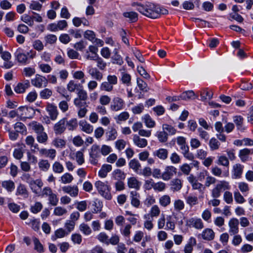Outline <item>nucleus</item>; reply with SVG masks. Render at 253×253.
<instances>
[{
	"instance_id": "1",
	"label": "nucleus",
	"mask_w": 253,
	"mask_h": 253,
	"mask_svg": "<svg viewBox=\"0 0 253 253\" xmlns=\"http://www.w3.org/2000/svg\"><path fill=\"white\" fill-rule=\"evenodd\" d=\"M137 10L145 16L153 18H158L159 13L157 5L152 3H148L145 6L137 3Z\"/></svg>"
},
{
	"instance_id": "2",
	"label": "nucleus",
	"mask_w": 253,
	"mask_h": 253,
	"mask_svg": "<svg viewBox=\"0 0 253 253\" xmlns=\"http://www.w3.org/2000/svg\"><path fill=\"white\" fill-rule=\"evenodd\" d=\"M94 186L98 193L107 200H111L112 195L110 190L111 187L107 181L103 182L100 180L96 181L94 183Z\"/></svg>"
},
{
	"instance_id": "3",
	"label": "nucleus",
	"mask_w": 253,
	"mask_h": 253,
	"mask_svg": "<svg viewBox=\"0 0 253 253\" xmlns=\"http://www.w3.org/2000/svg\"><path fill=\"white\" fill-rule=\"evenodd\" d=\"M230 186L228 182L224 180L219 181L211 190V196L213 198H218L221 196L223 191L230 189Z\"/></svg>"
},
{
	"instance_id": "4",
	"label": "nucleus",
	"mask_w": 253,
	"mask_h": 253,
	"mask_svg": "<svg viewBox=\"0 0 253 253\" xmlns=\"http://www.w3.org/2000/svg\"><path fill=\"white\" fill-rule=\"evenodd\" d=\"M230 186L228 182L224 180L219 181L211 190V196L213 198H218L221 196L223 191L230 189Z\"/></svg>"
},
{
	"instance_id": "5",
	"label": "nucleus",
	"mask_w": 253,
	"mask_h": 253,
	"mask_svg": "<svg viewBox=\"0 0 253 253\" xmlns=\"http://www.w3.org/2000/svg\"><path fill=\"white\" fill-rule=\"evenodd\" d=\"M230 186L228 182L224 180L219 181L211 190V196L213 198H218L221 196L223 191L230 189Z\"/></svg>"
},
{
	"instance_id": "6",
	"label": "nucleus",
	"mask_w": 253,
	"mask_h": 253,
	"mask_svg": "<svg viewBox=\"0 0 253 253\" xmlns=\"http://www.w3.org/2000/svg\"><path fill=\"white\" fill-rule=\"evenodd\" d=\"M125 106L124 100L119 96H115L112 100L110 109L112 111L117 112L123 109Z\"/></svg>"
},
{
	"instance_id": "7",
	"label": "nucleus",
	"mask_w": 253,
	"mask_h": 253,
	"mask_svg": "<svg viewBox=\"0 0 253 253\" xmlns=\"http://www.w3.org/2000/svg\"><path fill=\"white\" fill-rule=\"evenodd\" d=\"M100 148L96 144L93 145L89 152V162L93 165H96L98 163V159L100 157Z\"/></svg>"
},
{
	"instance_id": "8",
	"label": "nucleus",
	"mask_w": 253,
	"mask_h": 253,
	"mask_svg": "<svg viewBox=\"0 0 253 253\" xmlns=\"http://www.w3.org/2000/svg\"><path fill=\"white\" fill-rule=\"evenodd\" d=\"M31 84L35 87L42 88L47 85V80L44 76L36 74L34 78L31 80Z\"/></svg>"
},
{
	"instance_id": "9",
	"label": "nucleus",
	"mask_w": 253,
	"mask_h": 253,
	"mask_svg": "<svg viewBox=\"0 0 253 253\" xmlns=\"http://www.w3.org/2000/svg\"><path fill=\"white\" fill-rule=\"evenodd\" d=\"M177 172V169L172 166H167L162 173V179L165 181H168L172 178Z\"/></svg>"
},
{
	"instance_id": "10",
	"label": "nucleus",
	"mask_w": 253,
	"mask_h": 253,
	"mask_svg": "<svg viewBox=\"0 0 253 253\" xmlns=\"http://www.w3.org/2000/svg\"><path fill=\"white\" fill-rule=\"evenodd\" d=\"M186 225L190 227H194L197 229L204 228V223L202 219L197 217H191L186 221Z\"/></svg>"
},
{
	"instance_id": "11",
	"label": "nucleus",
	"mask_w": 253,
	"mask_h": 253,
	"mask_svg": "<svg viewBox=\"0 0 253 253\" xmlns=\"http://www.w3.org/2000/svg\"><path fill=\"white\" fill-rule=\"evenodd\" d=\"M67 119L63 118L57 122L53 126L54 133L56 135L62 134L66 130V123Z\"/></svg>"
},
{
	"instance_id": "12",
	"label": "nucleus",
	"mask_w": 253,
	"mask_h": 253,
	"mask_svg": "<svg viewBox=\"0 0 253 253\" xmlns=\"http://www.w3.org/2000/svg\"><path fill=\"white\" fill-rule=\"evenodd\" d=\"M239 220L236 218H231L228 222L229 233L230 235L237 234L239 232Z\"/></svg>"
},
{
	"instance_id": "13",
	"label": "nucleus",
	"mask_w": 253,
	"mask_h": 253,
	"mask_svg": "<svg viewBox=\"0 0 253 253\" xmlns=\"http://www.w3.org/2000/svg\"><path fill=\"white\" fill-rule=\"evenodd\" d=\"M187 180L191 184L193 189L198 190L200 192H202L205 189V186L202 183L199 182L198 180L193 175H190L187 177Z\"/></svg>"
},
{
	"instance_id": "14",
	"label": "nucleus",
	"mask_w": 253,
	"mask_h": 253,
	"mask_svg": "<svg viewBox=\"0 0 253 253\" xmlns=\"http://www.w3.org/2000/svg\"><path fill=\"white\" fill-rule=\"evenodd\" d=\"M244 167L240 164H236L233 165L232 171V177L235 179L241 178L243 172Z\"/></svg>"
},
{
	"instance_id": "15",
	"label": "nucleus",
	"mask_w": 253,
	"mask_h": 253,
	"mask_svg": "<svg viewBox=\"0 0 253 253\" xmlns=\"http://www.w3.org/2000/svg\"><path fill=\"white\" fill-rule=\"evenodd\" d=\"M43 183L41 179H36L31 181L30 184V188L33 193L38 196L41 191Z\"/></svg>"
},
{
	"instance_id": "16",
	"label": "nucleus",
	"mask_w": 253,
	"mask_h": 253,
	"mask_svg": "<svg viewBox=\"0 0 253 253\" xmlns=\"http://www.w3.org/2000/svg\"><path fill=\"white\" fill-rule=\"evenodd\" d=\"M161 213V210L159 206L157 205H153L150 209L149 213L144 215V218H152L157 217Z\"/></svg>"
},
{
	"instance_id": "17",
	"label": "nucleus",
	"mask_w": 253,
	"mask_h": 253,
	"mask_svg": "<svg viewBox=\"0 0 253 253\" xmlns=\"http://www.w3.org/2000/svg\"><path fill=\"white\" fill-rule=\"evenodd\" d=\"M40 155L53 160L56 155V151L54 149L42 148L39 150Z\"/></svg>"
},
{
	"instance_id": "18",
	"label": "nucleus",
	"mask_w": 253,
	"mask_h": 253,
	"mask_svg": "<svg viewBox=\"0 0 253 253\" xmlns=\"http://www.w3.org/2000/svg\"><path fill=\"white\" fill-rule=\"evenodd\" d=\"M170 189L172 192L180 191L182 187V181L179 178L173 179L170 182Z\"/></svg>"
},
{
	"instance_id": "19",
	"label": "nucleus",
	"mask_w": 253,
	"mask_h": 253,
	"mask_svg": "<svg viewBox=\"0 0 253 253\" xmlns=\"http://www.w3.org/2000/svg\"><path fill=\"white\" fill-rule=\"evenodd\" d=\"M46 110L51 120H55L58 115V111L57 107L52 104H48L46 106Z\"/></svg>"
},
{
	"instance_id": "20",
	"label": "nucleus",
	"mask_w": 253,
	"mask_h": 253,
	"mask_svg": "<svg viewBox=\"0 0 253 253\" xmlns=\"http://www.w3.org/2000/svg\"><path fill=\"white\" fill-rule=\"evenodd\" d=\"M130 198L131 205L135 208H139L140 204L139 194L136 191H132L130 192Z\"/></svg>"
},
{
	"instance_id": "21",
	"label": "nucleus",
	"mask_w": 253,
	"mask_h": 253,
	"mask_svg": "<svg viewBox=\"0 0 253 253\" xmlns=\"http://www.w3.org/2000/svg\"><path fill=\"white\" fill-rule=\"evenodd\" d=\"M133 142L135 145L141 148H145L148 144L147 140L146 139L140 138L137 134L133 135Z\"/></svg>"
},
{
	"instance_id": "22",
	"label": "nucleus",
	"mask_w": 253,
	"mask_h": 253,
	"mask_svg": "<svg viewBox=\"0 0 253 253\" xmlns=\"http://www.w3.org/2000/svg\"><path fill=\"white\" fill-rule=\"evenodd\" d=\"M63 191L72 197H77L78 195L79 189L77 186H66L62 188Z\"/></svg>"
},
{
	"instance_id": "23",
	"label": "nucleus",
	"mask_w": 253,
	"mask_h": 253,
	"mask_svg": "<svg viewBox=\"0 0 253 253\" xmlns=\"http://www.w3.org/2000/svg\"><path fill=\"white\" fill-rule=\"evenodd\" d=\"M30 128L34 131L37 134L44 130L43 126L40 123L33 121L29 124Z\"/></svg>"
},
{
	"instance_id": "24",
	"label": "nucleus",
	"mask_w": 253,
	"mask_h": 253,
	"mask_svg": "<svg viewBox=\"0 0 253 253\" xmlns=\"http://www.w3.org/2000/svg\"><path fill=\"white\" fill-rule=\"evenodd\" d=\"M88 73L92 78L97 81H101L103 79L102 73L96 68H89Z\"/></svg>"
},
{
	"instance_id": "25",
	"label": "nucleus",
	"mask_w": 253,
	"mask_h": 253,
	"mask_svg": "<svg viewBox=\"0 0 253 253\" xmlns=\"http://www.w3.org/2000/svg\"><path fill=\"white\" fill-rule=\"evenodd\" d=\"M196 240L194 237H190L187 244L184 247V253H192L193 250V246L196 245Z\"/></svg>"
},
{
	"instance_id": "26",
	"label": "nucleus",
	"mask_w": 253,
	"mask_h": 253,
	"mask_svg": "<svg viewBox=\"0 0 253 253\" xmlns=\"http://www.w3.org/2000/svg\"><path fill=\"white\" fill-rule=\"evenodd\" d=\"M112 169L111 165L109 164H104L102 166L100 169L98 171V175L101 178H105L109 172Z\"/></svg>"
},
{
	"instance_id": "27",
	"label": "nucleus",
	"mask_w": 253,
	"mask_h": 253,
	"mask_svg": "<svg viewBox=\"0 0 253 253\" xmlns=\"http://www.w3.org/2000/svg\"><path fill=\"white\" fill-rule=\"evenodd\" d=\"M201 236L204 240L211 241L214 239V232L211 229L206 228L202 232Z\"/></svg>"
},
{
	"instance_id": "28",
	"label": "nucleus",
	"mask_w": 253,
	"mask_h": 253,
	"mask_svg": "<svg viewBox=\"0 0 253 253\" xmlns=\"http://www.w3.org/2000/svg\"><path fill=\"white\" fill-rule=\"evenodd\" d=\"M168 150L164 148H160L153 152V155L161 160H165L168 157Z\"/></svg>"
},
{
	"instance_id": "29",
	"label": "nucleus",
	"mask_w": 253,
	"mask_h": 253,
	"mask_svg": "<svg viewBox=\"0 0 253 253\" xmlns=\"http://www.w3.org/2000/svg\"><path fill=\"white\" fill-rule=\"evenodd\" d=\"M253 153V151L248 148H244L240 150L239 157L243 162H245L248 160L249 156Z\"/></svg>"
},
{
	"instance_id": "30",
	"label": "nucleus",
	"mask_w": 253,
	"mask_h": 253,
	"mask_svg": "<svg viewBox=\"0 0 253 253\" xmlns=\"http://www.w3.org/2000/svg\"><path fill=\"white\" fill-rule=\"evenodd\" d=\"M84 152V150L82 149L74 154L75 160L79 166H81L84 163L85 160Z\"/></svg>"
},
{
	"instance_id": "31",
	"label": "nucleus",
	"mask_w": 253,
	"mask_h": 253,
	"mask_svg": "<svg viewBox=\"0 0 253 253\" xmlns=\"http://www.w3.org/2000/svg\"><path fill=\"white\" fill-rule=\"evenodd\" d=\"M159 203L163 207H167L171 203V198L168 195H163L159 199Z\"/></svg>"
},
{
	"instance_id": "32",
	"label": "nucleus",
	"mask_w": 253,
	"mask_h": 253,
	"mask_svg": "<svg viewBox=\"0 0 253 253\" xmlns=\"http://www.w3.org/2000/svg\"><path fill=\"white\" fill-rule=\"evenodd\" d=\"M79 125L81 128V129L87 133H91L93 131V126L85 121H81L80 122Z\"/></svg>"
},
{
	"instance_id": "33",
	"label": "nucleus",
	"mask_w": 253,
	"mask_h": 253,
	"mask_svg": "<svg viewBox=\"0 0 253 253\" xmlns=\"http://www.w3.org/2000/svg\"><path fill=\"white\" fill-rule=\"evenodd\" d=\"M128 166L130 169H132L135 172L138 173L141 167L139 162L135 159L131 160L128 163Z\"/></svg>"
},
{
	"instance_id": "34",
	"label": "nucleus",
	"mask_w": 253,
	"mask_h": 253,
	"mask_svg": "<svg viewBox=\"0 0 253 253\" xmlns=\"http://www.w3.org/2000/svg\"><path fill=\"white\" fill-rule=\"evenodd\" d=\"M127 184L129 188L138 190L140 187V182L134 177L129 178L127 181Z\"/></svg>"
},
{
	"instance_id": "35",
	"label": "nucleus",
	"mask_w": 253,
	"mask_h": 253,
	"mask_svg": "<svg viewBox=\"0 0 253 253\" xmlns=\"http://www.w3.org/2000/svg\"><path fill=\"white\" fill-rule=\"evenodd\" d=\"M66 143V140L62 138L57 137L53 140L51 144L57 148L62 149L65 147Z\"/></svg>"
},
{
	"instance_id": "36",
	"label": "nucleus",
	"mask_w": 253,
	"mask_h": 253,
	"mask_svg": "<svg viewBox=\"0 0 253 253\" xmlns=\"http://www.w3.org/2000/svg\"><path fill=\"white\" fill-rule=\"evenodd\" d=\"M142 119L144 121V122L147 127L153 128L155 127L156 125L155 122L151 118V117L148 114H146L144 115L142 117Z\"/></svg>"
},
{
	"instance_id": "37",
	"label": "nucleus",
	"mask_w": 253,
	"mask_h": 253,
	"mask_svg": "<svg viewBox=\"0 0 253 253\" xmlns=\"http://www.w3.org/2000/svg\"><path fill=\"white\" fill-rule=\"evenodd\" d=\"M177 144L180 146L181 152L189 148V146L186 144V138L183 136H178L176 138Z\"/></svg>"
},
{
	"instance_id": "38",
	"label": "nucleus",
	"mask_w": 253,
	"mask_h": 253,
	"mask_svg": "<svg viewBox=\"0 0 253 253\" xmlns=\"http://www.w3.org/2000/svg\"><path fill=\"white\" fill-rule=\"evenodd\" d=\"M40 169L42 171L46 172L50 168V165L47 160H40L38 163Z\"/></svg>"
},
{
	"instance_id": "39",
	"label": "nucleus",
	"mask_w": 253,
	"mask_h": 253,
	"mask_svg": "<svg viewBox=\"0 0 253 253\" xmlns=\"http://www.w3.org/2000/svg\"><path fill=\"white\" fill-rule=\"evenodd\" d=\"M29 86L30 82L28 80H26L23 83H19L17 85V93H22L24 92Z\"/></svg>"
},
{
	"instance_id": "40",
	"label": "nucleus",
	"mask_w": 253,
	"mask_h": 253,
	"mask_svg": "<svg viewBox=\"0 0 253 253\" xmlns=\"http://www.w3.org/2000/svg\"><path fill=\"white\" fill-rule=\"evenodd\" d=\"M113 177L118 181L125 179L126 174L120 169H117L112 172Z\"/></svg>"
},
{
	"instance_id": "41",
	"label": "nucleus",
	"mask_w": 253,
	"mask_h": 253,
	"mask_svg": "<svg viewBox=\"0 0 253 253\" xmlns=\"http://www.w3.org/2000/svg\"><path fill=\"white\" fill-rule=\"evenodd\" d=\"M28 108L27 107L22 106L18 108L17 110V116L20 119L28 118Z\"/></svg>"
},
{
	"instance_id": "42",
	"label": "nucleus",
	"mask_w": 253,
	"mask_h": 253,
	"mask_svg": "<svg viewBox=\"0 0 253 253\" xmlns=\"http://www.w3.org/2000/svg\"><path fill=\"white\" fill-rule=\"evenodd\" d=\"M36 139L39 143L46 144L48 140V135L43 130L37 134Z\"/></svg>"
},
{
	"instance_id": "43",
	"label": "nucleus",
	"mask_w": 253,
	"mask_h": 253,
	"mask_svg": "<svg viewBox=\"0 0 253 253\" xmlns=\"http://www.w3.org/2000/svg\"><path fill=\"white\" fill-rule=\"evenodd\" d=\"M123 16L125 18H128L131 22H135L138 19L137 13L133 11L125 12L123 13Z\"/></svg>"
},
{
	"instance_id": "44",
	"label": "nucleus",
	"mask_w": 253,
	"mask_h": 253,
	"mask_svg": "<svg viewBox=\"0 0 253 253\" xmlns=\"http://www.w3.org/2000/svg\"><path fill=\"white\" fill-rule=\"evenodd\" d=\"M1 186L9 192L13 191L15 188V183L11 180H5L2 181L1 183Z\"/></svg>"
},
{
	"instance_id": "45",
	"label": "nucleus",
	"mask_w": 253,
	"mask_h": 253,
	"mask_svg": "<svg viewBox=\"0 0 253 253\" xmlns=\"http://www.w3.org/2000/svg\"><path fill=\"white\" fill-rule=\"evenodd\" d=\"M179 97L182 100H187L195 99L196 95L192 90H189L182 93Z\"/></svg>"
},
{
	"instance_id": "46",
	"label": "nucleus",
	"mask_w": 253,
	"mask_h": 253,
	"mask_svg": "<svg viewBox=\"0 0 253 253\" xmlns=\"http://www.w3.org/2000/svg\"><path fill=\"white\" fill-rule=\"evenodd\" d=\"M67 235H68V232H67L63 228H59L55 231L54 236L52 237V239L53 240H55L57 238H61Z\"/></svg>"
},
{
	"instance_id": "47",
	"label": "nucleus",
	"mask_w": 253,
	"mask_h": 253,
	"mask_svg": "<svg viewBox=\"0 0 253 253\" xmlns=\"http://www.w3.org/2000/svg\"><path fill=\"white\" fill-rule=\"evenodd\" d=\"M158 140L161 143H165L168 139V134L164 130L163 131H158L156 133Z\"/></svg>"
},
{
	"instance_id": "48",
	"label": "nucleus",
	"mask_w": 253,
	"mask_h": 253,
	"mask_svg": "<svg viewBox=\"0 0 253 253\" xmlns=\"http://www.w3.org/2000/svg\"><path fill=\"white\" fill-rule=\"evenodd\" d=\"M114 86L107 81L102 82L100 85V89L102 91L111 92Z\"/></svg>"
},
{
	"instance_id": "49",
	"label": "nucleus",
	"mask_w": 253,
	"mask_h": 253,
	"mask_svg": "<svg viewBox=\"0 0 253 253\" xmlns=\"http://www.w3.org/2000/svg\"><path fill=\"white\" fill-rule=\"evenodd\" d=\"M63 166L58 161H55L52 165V170L56 173H61L64 171Z\"/></svg>"
},
{
	"instance_id": "50",
	"label": "nucleus",
	"mask_w": 253,
	"mask_h": 253,
	"mask_svg": "<svg viewBox=\"0 0 253 253\" xmlns=\"http://www.w3.org/2000/svg\"><path fill=\"white\" fill-rule=\"evenodd\" d=\"M185 204L184 202L180 199L175 200L173 202V207L176 211H179L184 209Z\"/></svg>"
},
{
	"instance_id": "51",
	"label": "nucleus",
	"mask_w": 253,
	"mask_h": 253,
	"mask_svg": "<svg viewBox=\"0 0 253 253\" xmlns=\"http://www.w3.org/2000/svg\"><path fill=\"white\" fill-rule=\"evenodd\" d=\"M79 229L85 235H90L91 232V229L90 227L86 224L83 223L79 226Z\"/></svg>"
},
{
	"instance_id": "52",
	"label": "nucleus",
	"mask_w": 253,
	"mask_h": 253,
	"mask_svg": "<svg viewBox=\"0 0 253 253\" xmlns=\"http://www.w3.org/2000/svg\"><path fill=\"white\" fill-rule=\"evenodd\" d=\"M73 179V176L70 173H65L61 176L60 181L62 183L68 184L71 183Z\"/></svg>"
},
{
	"instance_id": "53",
	"label": "nucleus",
	"mask_w": 253,
	"mask_h": 253,
	"mask_svg": "<svg viewBox=\"0 0 253 253\" xmlns=\"http://www.w3.org/2000/svg\"><path fill=\"white\" fill-rule=\"evenodd\" d=\"M52 192L51 188L49 187H45L41 191L38 196L42 198L48 197Z\"/></svg>"
},
{
	"instance_id": "54",
	"label": "nucleus",
	"mask_w": 253,
	"mask_h": 253,
	"mask_svg": "<svg viewBox=\"0 0 253 253\" xmlns=\"http://www.w3.org/2000/svg\"><path fill=\"white\" fill-rule=\"evenodd\" d=\"M33 241L34 244V249L40 253L43 252V246L39 240L36 237H34Z\"/></svg>"
},
{
	"instance_id": "55",
	"label": "nucleus",
	"mask_w": 253,
	"mask_h": 253,
	"mask_svg": "<svg viewBox=\"0 0 253 253\" xmlns=\"http://www.w3.org/2000/svg\"><path fill=\"white\" fill-rule=\"evenodd\" d=\"M17 193L22 196L23 198H27L28 196V192L26 187L22 184H20L17 189Z\"/></svg>"
},
{
	"instance_id": "56",
	"label": "nucleus",
	"mask_w": 253,
	"mask_h": 253,
	"mask_svg": "<svg viewBox=\"0 0 253 253\" xmlns=\"http://www.w3.org/2000/svg\"><path fill=\"white\" fill-rule=\"evenodd\" d=\"M185 199L186 203L191 207L198 203V199L196 196H188Z\"/></svg>"
},
{
	"instance_id": "57",
	"label": "nucleus",
	"mask_w": 253,
	"mask_h": 253,
	"mask_svg": "<svg viewBox=\"0 0 253 253\" xmlns=\"http://www.w3.org/2000/svg\"><path fill=\"white\" fill-rule=\"evenodd\" d=\"M217 164L226 167L229 165V162L228 158L225 156H220L217 157Z\"/></svg>"
},
{
	"instance_id": "58",
	"label": "nucleus",
	"mask_w": 253,
	"mask_h": 253,
	"mask_svg": "<svg viewBox=\"0 0 253 253\" xmlns=\"http://www.w3.org/2000/svg\"><path fill=\"white\" fill-rule=\"evenodd\" d=\"M166 184L162 181L154 182V190L156 191L163 192L166 189Z\"/></svg>"
},
{
	"instance_id": "59",
	"label": "nucleus",
	"mask_w": 253,
	"mask_h": 253,
	"mask_svg": "<svg viewBox=\"0 0 253 253\" xmlns=\"http://www.w3.org/2000/svg\"><path fill=\"white\" fill-rule=\"evenodd\" d=\"M52 94V91L49 88H44L40 93L41 98L44 99H48L51 96Z\"/></svg>"
},
{
	"instance_id": "60",
	"label": "nucleus",
	"mask_w": 253,
	"mask_h": 253,
	"mask_svg": "<svg viewBox=\"0 0 253 253\" xmlns=\"http://www.w3.org/2000/svg\"><path fill=\"white\" fill-rule=\"evenodd\" d=\"M131 225L130 224H127L123 228L121 229V233L124 237L129 238L131 233Z\"/></svg>"
},
{
	"instance_id": "61",
	"label": "nucleus",
	"mask_w": 253,
	"mask_h": 253,
	"mask_svg": "<svg viewBox=\"0 0 253 253\" xmlns=\"http://www.w3.org/2000/svg\"><path fill=\"white\" fill-rule=\"evenodd\" d=\"M209 146L212 151L217 150L220 146V143L215 138H211L209 141Z\"/></svg>"
},
{
	"instance_id": "62",
	"label": "nucleus",
	"mask_w": 253,
	"mask_h": 253,
	"mask_svg": "<svg viewBox=\"0 0 253 253\" xmlns=\"http://www.w3.org/2000/svg\"><path fill=\"white\" fill-rule=\"evenodd\" d=\"M44 40L46 44H52L56 42L57 38L54 35L48 34L44 37Z\"/></svg>"
},
{
	"instance_id": "63",
	"label": "nucleus",
	"mask_w": 253,
	"mask_h": 253,
	"mask_svg": "<svg viewBox=\"0 0 253 253\" xmlns=\"http://www.w3.org/2000/svg\"><path fill=\"white\" fill-rule=\"evenodd\" d=\"M201 100L204 101L211 99L212 97V93L208 89H203L201 92Z\"/></svg>"
},
{
	"instance_id": "64",
	"label": "nucleus",
	"mask_w": 253,
	"mask_h": 253,
	"mask_svg": "<svg viewBox=\"0 0 253 253\" xmlns=\"http://www.w3.org/2000/svg\"><path fill=\"white\" fill-rule=\"evenodd\" d=\"M121 81L123 84H126L127 85H129L131 82V76L129 74L123 72L122 73Z\"/></svg>"
}]
</instances>
